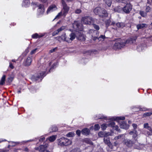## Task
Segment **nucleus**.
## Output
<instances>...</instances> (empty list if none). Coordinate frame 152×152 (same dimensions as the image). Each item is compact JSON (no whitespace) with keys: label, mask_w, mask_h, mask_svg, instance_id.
Here are the masks:
<instances>
[{"label":"nucleus","mask_w":152,"mask_h":152,"mask_svg":"<svg viewBox=\"0 0 152 152\" xmlns=\"http://www.w3.org/2000/svg\"><path fill=\"white\" fill-rule=\"evenodd\" d=\"M137 139L131 140L129 139H125L123 141V144L129 148L133 147L134 149L140 150L141 149L140 146L141 144L139 143H136Z\"/></svg>","instance_id":"nucleus-1"},{"label":"nucleus","mask_w":152,"mask_h":152,"mask_svg":"<svg viewBox=\"0 0 152 152\" xmlns=\"http://www.w3.org/2000/svg\"><path fill=\"white\" fill-rule=\"evenodd\" d=\"M136 37H132L128 39L125 42H116L115 44L114 48L115 49H121L126 44H131L135 41Z\"/></svg>","instance_id":"nucleus-2"},{"label":"nucleus","mask_w":152,"mask_h":152,"mask_svg":"<svg viewBox=\"0 0 152 152\" xmlns=\"http://www.w3.org/2000/svg\"><path fill=\"white\" fill-rule=\"evenodd\" d=\"M62 3L63 6V13L61 12H59L57 15H56L54 19L56 18H59V17L62 15L64 17H65L66 14L67 13L69 10V8L68 7L66 4L64 0H62Z\"/></svg>","instance_id":"nucleus-3"},{"label":"nucleus","mask_w":152,"mask_h":152,"mask_svg":"<svg viewBox=\"0 0 152 152\" xmlns=\"http://www.w3.org/2000/svg\"><path fill=\"white\" fill-rule=\"evenodd\" d=\"M96 20L90 16H86L82 18L81 22L85 24L91 25L95 23Z\"/></svg>","instance_id":"nucleus-4"},{"label":"nucleus","mask_w":152,"mask_h":152,"mask_svg":"<svg viewBox=\"0 0 152 152\" xmlns=\"http://www.w3.org/2000/svg\"><path fill=\"white\" fill-rule=\"evenodd\" d=\"M58 145L61 146H67L71 143V141L68 139L64 137H61L58 140Z\"/></svg>","instance_id":"nucleus-5"},{"label":"nucleus","mask_w":152,"mask_h":152,"mask_svg":"<svg viewBox=\"0 0 152 152\" xmlns=\"http://www.w3.org/2000/svg\"><path fill=\"white\" fill-rule=\"evenodd\" d=\"M102 10L101 8L99 7H97L95 8L94 11V12L96 15H99V17L102 18H104L108 16V14L107 11L106 10H103V13L104 14V15H101V12Z\"/></svg>","instance_id":"nucleus-6"},{"label":"nucleus","mask_w":152,"mask_h":152,"mask_svg":"<svg viewBox=\"0 0 152 152\" xmlns=\"http://www.w3.org/2000/svg\"><path fill=\"white\" fill-rule=\"evenodd\" d=\"M73 28L75 29L82 31L83 29L82 24L78 21H75L73 24Z\"/></svg>","instance_id":"nucleus-7"},{"label":"nucleus","mask_w":152,"mask_h":152,"mask_svg":"<svg viewBox=\"0 0 152 152\" xmlns=\"http://www.w3.org/2000/svg\"><path fill=\"white\" fill-rule=\"evenodd\" d=\"M48 146V144H46L44 145H41L39 147L35 148V150H38L41 152H50L49 150L47 149Z\"/></svg>","instance_id":"nucleus-8"},{"label":"nucleus","mask_w":152,"mask_h":152,"mask_svg":"<svg viewBox=\"0 0 152 152\" xmlns=\"http://www.w3.org/2000/svg\"><path fill=\"white\" fill-rule=\"evenodd\" d=\"M46 74L45 72H42L37 75H34L32 76L31 78L33 80L37 81L39 79L43 77Z\"/></svg>","instance_id":"nucleus-9"},{"label":"nucleus","mask_w":152,"mask_h":152,"mask_svg":"<svg viewBox=\"0 0 152 152\" xmlns=\"http://www.w3.org/2000/svg\"><path fill=\"white\" fill-rule=\"evenodd\" d=\"M109 136L108 135H107L106 136H104L103 139L104 142L110 148L113 149V146L110 142V138L108 137Z\"/></svg>","instance_id":"nucleus-10"},{"label":"nucleus","mask_w":152,"mask_h":152,"mask_svg":"<svg viewBox=\"0 0 152 152\" xmlns=\"http://www.w3.org/2000/svg\"><path fill=\"white\" fill-rule=\"evenodd\" d=\"M132 9V6L130 3L126 4L125 6L122 8L123 11L126 14L129 13Z\"/></svg>","instance_id":"nucleus-11"},{"label":"nucleus","mask_w":152,"mask_h":152,"mask_svg":"<svg viewBox=\"0 0 152 152\" xmlns=\"http://www.w3.org/2000/svg\"><path fill=\"white\" fill-rule=\"evenodd\" d=\"M91 39L95 41L97 39L99 36V33L98 31L94 30H92L91 32Z\"/></svg>","instance_id":"nucleus-12"},{"label":"nucleus","mask_w":152,"mask_h":152,"mask_svg":"<svg viewBox=\"0 0 152 152\" xmlns=\"http://www.w3.org/2000/svg\"><path fill=\"white\" fill-rule=\"evenodd\" d=\"M77 36V32H76L75 33L73 32H72L71 33L69 37H68L67 39V42L68 43H71L72 41Z\"/></svg>","instance_id":"nucleus-13"},{"label":"nucleus","mask_w":152,"mask_h":152,"mask_svg":"<svg viewBox=\"0 0 152 152\" xmlns=\"http://www.w3.org/2000/svg\"><path fill=\"white\" fill-rule=\"evenodd\" d=\"M77 33L76 38L77 39L82 41H84L85 40L84 35H83L81 32L77 31Z\"/></svg>","instance_id":"nucleus-14"},{"label":"nucleus","mask_w":152,"mask_h":152,"mask_svg":"<svg viewBox=\"0 0 152 152\" xmlns=\"http://www.w3.org/2000/svg\"><path fill=\"white\" fill-rule=\"evenodd\" d=\"M119 124L121 128L124 129H128L129 126V125L126 123L124 121L120 122Z\"/></svg>","instance_id":"nucleus-15"},{"label":"nucleus","mask_w":152,"mask_h":152,"mask_svg":"<svg viewBox=\"0 0 152 152\" xmlns=\"http://www.w3.org/2000/svg\"><path fill=\"white\" fill-rule=\"evenodd\" d=\"M32 62V59L31 57H28L23 62V64L25 66H29Z\"/></svg>","instance_id":"nucleus-16"},{"label":"nucleus","mask_w":152,"mask_h":152,"mask_svg":"<svg viewBox=\"0 0 152 152\" xmlns=\"http://www.w3.org/2000/svg\"><path fill=\"white\" fill-rule=\"evenodd\" d=\"M109 126L112 127L113 128V129L116 131L120 132V129H118V127L117 125H115V123L113 121H112L109 123L108 124Z\"/></svg>","instance_id":"nucleus-17"},{"label":"nucleus","mask_w":152,"mask_h":152,"mask_svg":"<svg viewBox=\"0 0 152 152\" xmlns=\"http://www.w3.org/2000/svg\"><path fill=\"white\" fill-rule=\"evenodd\" d=\"M38 9L37 11L39 15L42 14L44 12V9L43 5L39 4L38 6Z\"/></svg>","instance_id":"nucleus-18"},{"label":"nucleus","mask_w":152,"mask_h":152,"mask_svg":"<svg viewBox=\"0 0 152 152\" xmlns=\"http://www.w3.org/2000/svg\"><path fill=\"white\" fill-rule=\"evenodd\" d=\"M67 38L68 37H66L65 33H64L60 36L56 37V39L58 41H60V39H61V40L63 41H65L67 42Z\"/></svg>","instance_id":"nucleus-19"},{"label":"nucleus","mask_w":152,"mask_h":152,"mask_svg":"<svg viewBox=\"0 0 152 152\" xmlns=\"http://www.w3.org/2000/svg\"><path fill=\"white\" fill-rule=\"evenodd\" d=\"M129 134L132 135V137L134 139H136L135 138L137 136V132L136 130H133L130 131Z\"/></svg>","instance_id":"nucleus-20"},{"label":"nucleus","mask_w":152,"mask_h":152,"mask_svg":"<svg viewBox=\"0 0 152 152\" xmlns=\"http://www.w3.org/2000/svg\"><path fill=\"white\" fill-rule=\"evenodd\" d=\"M107 135H112L111 133L110 132L106 133L105 132H99L98 133L99 136L101 137H104V136H106Z\"/></svg>","instance_id":"nucleus-21"},{"label":"nucleus","mask_w":152,"mask_h":152,"mask_svg":"<svg viewBox=\"0 0 152 152\" xmlns=\"http://www.w3.org/2000/svg\"><path fill=\"white\" fill-rule=\"evenodd\" d=\"M45 35V34H41L39 35L37 33H35L32 36V37L34 39H37V38H40L43 37Z\"/></svg>","instance_id":"nucleus-22"},{"label":"nucleus","mask_w":152,"mask_h":152,"mask_svg":"<svg viewBox=\"0 0 152 152\" xmlns=\"http://www.w3.org/2000/svg\"><path fill=\"white\" fill-rule=\"evenodd\" d=\"M90 130L86 128L83 129L81 131L82 134L85 135H88L90 133Z\"/></svg>","instance_id":"nucleus-23"},{"label":"nucleus","mask_w":152,"mask_h":152,"mask_svg":"<svg viewBox=\"0 0 152 152\" xmlns=\"http://www.w3.org/2000/svg\"><path fill=\"white\" fill-rule=\"evenodd\" d=\"M56 6L54 5H51L49 7L47 10V13H48L50 11H53L56 10Z\"/></svg>","instance_id":"nucleus-24"},{"label":"nucleus","mask_w":152,"mask_h":152,"mask_svg":"<svg viewBox=\"0 0 152 152\" xmlns=\"http://www.w3.org/2000/svg\"><path fill=\"white\" fill-rule=\"evenodd\" d=\"M143 127L144 128L148 129L149 131V132H151L152 129L151 127L149 126V124L148 123H145L143 124Z\"/></svg>","instance_id":"nucleus-25"},{"label":"nucleus","mask_w":152,"mask_h":152,"mask_svg":"<svg viewBox=\"0 0 152 152\" xmlns=\"http://www.w3.org/2000/svg\"><path fill=\"white\" fill-rule=\"evenodd\" d=\"M146 24L145 23H140L137 25V28L138 30L143 28L145 26Z\"/></svg>","instance_id":"nucleus-26"},{"label":"nucleus","mask_w":152,"mask_h":152,"mask_svg":"<svg viewBox=\"0 0 152 152\" xmlns=\"http://www.w3.org/2000/svg\"><path fill=\"white\" fill-rule=\"evenodd\" d=\"M116 25L119 28H123L125 26V24L123 22H118L116 24Z\"/></svg>","instance_id":"nucleus-27"},{"label":"nucleus","mask_w":152,"mask_h":152,"mask_svg":"<svg viewBox=\"0 0 152 152\" xmlns=\"http://www.w3.org/2000/svg\"><path fill=\"white\" fill-rule=\"evenodd\" d=\"M30 2L29 0H24L22 4L23 6L26 7L29 4Z\"/></svg>","instance_id":"nucleus-28"},{"label":"nucleus","mask_w":152,"mask_h":152,"mask_svg":"<svg viewBox=\"0 0 152 152\" xmlns=\"http://www.w3.org/2000/svg\"><path fill=\"white\" fill-rule=\"evenodd\" d=\"M106 38V37L104 35H101L99 37H98L97 39L99 41H103Z\"/></svg>","instance_id":"nucleus-29"},{"label":"nucleus","mask_w":152,"mask_h":152,"mask_svg":"<svg viewBox=\"0 0 152 152\" xmlns=\"http://www.w3.org/2000/svg\"><path fill=\"white\" fill-rule=\"evenodd\" d=\"M6 76L4 75L0 81V85H3L4 83L5 80Z\"/></svg>","instance_id":"nucleus-30"},{"label":"nucleus","mask_w":152,"mask_h":152,"mask_svg":"<svg viewBox=\"0 0 152 152\" xmlns=\"http://www.w3.org/2000/svg\"><path fill=\"white\" fill-rule=\"evenodd\" d=\"M143 133L145 134V135L148 136H151L152 135V129L151 131V132L148 131H147L143 130Z\"/></svg>","instance_id":"nucleus-31"},{"label":"nucleus","mask_w":152,"mask_h":152,"mask_svg":"<svg viewBox=\"0 0 152 152\" xmlns=\"http://www.w3.org/2000/svg\"><path fill=\"white\" fill-rule=\"evenodd\" d=\"M114 10L115 12H120L122 10V9L121 7L120 6H119L115 7L114 8Z\"/></svg>","instance_id":"nucleus-32"},{"label":"nucleus","mask_w":152,"mask_h":152,"mask_svg":"<svg viewBox=\"0 0 152 152\" xmlns=\"http://www.w3.org/2000/svg\"><path fill=\"white\" fill-rule=\"evenodd\" d=\"M111 21L110 19L107 20L105 22L106 27L107 28L110 25Z\"/></svg>","instance_id":"nucleus-33"},{"label":"nucleus","mask_w":152,"mask_h":152,"mask_svg":"<svg viewBox=\"0 0 152 152\" xmlns=\"http://www.w3.org/2000/svg\"><path fill=\"white\" fill-rule=\"evenodd\" d=\"M105 2L108 7H110L112 3V0H105Z\"/></svg>","instance_id":"nucleus-34"},{"label":"nucleus","mask_w":152,"mask_h":152,"mask_svg":"<svg viewBox=\"0 0 152 152\" xmlns=\"http://www.w3.org/2000/svg\"><path fill=\"white\" fill-rule=\"evenodd\" d=\"M109 124V123L107 124H103L101 125V128H102V130H105L107 128V126H109L108 125V124Z\"/></svg>","instance_id":"nucleus-35"},{"label":"nucleus","mask_w":152,"mask_h":152,"mask_svg":"<svg viewBox=\"0 0 152 152\" xmlns=\"http://www.w3.org/2000/svg\"><path fill=\"white\" fill-rule=\"evenodd\" d=\"M56 139V137L55 136H52L49 138V140L50 142H53Z\"/></svg>","instance_id":"nucleus-36"},{"label":"nucleus","mask_w":152,"mask_h":152,"mask_svg":"<svg viewBox=\"0 0 152 152\" xmlns=\"http://www.w3.org/2000/svg\"><path fill=\"white\" fill-rule=\"evenodd\" d=\"M140 15L142 17H145L147 16V13L143 11H140Z\"/></svg>","instance_id":"nucleus-37"},{"label":"nucleus","mask_w":152,"mask_h":152,"mask_svg":"<svg viewBox=\"0 0 152 152\" xmlns=\"http://www.w3.org/2000/svg\"><path fill=\"white\" fill-rule=\"evenodd\" d=\"M75 135V133L73 132H69L68 133L66 136L68 137H70L73 136Z\"/></svg>","instance_id":"nucleus-38"},{"label":"nucleus","mask_w":152,"mask_h":152,"mask_svg":"<svg viewBox=\"0 0 152 152\" xmlns=\"http://www.w3.org/2000/svg\"><path fill=\"white\" fill-rule=\"evenodd\" d=\"M92 24H93L94 28L97 31L100 28L99 26L94 24V23H92Z\"/></svg>","instance_id":"nucleus-39"},{"label":"nucleus","mask_w":152,"mask_h":152,"mask_svg":"<svg viewBox=\"0 0 152 152\" xmlns=\"http://www.w3.org/2000/svg\"><path fill=\"white\" fill-rule=\"evenodd\" d=\"M125 119V118L123 116H121V117H118L116 118L115 120L116 121H118L119 120H124Z\"/></svg>","instance_id":"nucleus-40"},{"label":"nucleus","mask_w":152,"mask_h":152,"mask_svg":"<svg viewBox=\"0 0 152 152\" xmlns=\"http://www.w3.org/2000/svg\"><path fill=\"white\" fill-rule=\"evenodd\" d=\"M152 114V112H148L143 114V116L144 117L148 116Z\"/></svg>","instance_id":"nucleus-41"},{"label":"nucleus","mask_w":152,"mask_h":152,"mask_svg":"<svg viewBox=\"0 0 152 152\" xmlns=\"http://www.w3.org/2000/svg\"><path fill=\"white\" fill-rule=\"evenodd\" d=\"M58 130L57 127L55 126H54L52 127V132H56Z\"/></svg>","instance_id":"nucleus-42"},{"label":"nucleus","mask_w":152,"mask_h":152,"mask_svg":"<svg viewBox=\"0 0 152 152\" xmlns=\"http://www.w3.org/2000/svg\"><path fill=\"white\" fill-rule=\"evenodd\" d=\"M100 128V126L99 124H96L94 126V129L95 130H97Z\"/></svg>","instance_id":"nucleus-43"},{"label":"nucleus","mask_w":152,"mask_h":152,"mask_svg":"<svg viewBox=\"0 0 152 152\" xmlns=\"http://www.w3.org/2000/svg\"><path fill=\"white\" fill-rule=\"evenodd\" d=\"M145 11L147 12H149L151 11V8L149 6H146L145 8Z\"/></svg>","instance_id":"nucleus-44"},{"label":"nucleus","mask_w":152,"mask_h":152,"mask_svg":"<svg viewBox=\"0 0 152 152\" xmlns=\"http://www.w3.org/2000/svg\"><path fill=\"white\" fill-rule=\"evenodd\" d=\"M71 152H80V151L79 148H76L72 150Z\"/></svg>","instance_id":"nucleus-45"},{"label":"nucleus","mask_w":152,"mask_h":152,"mask_svg":"<svg viewBox=\"0 0 152 152\" xmlns=\"http://www.w3.org/2000/svg\"><path fill=\"white\" fill-rule=\"evenodd\" d=\"M123 136V134H121L118 136H116L115 137L114 140H117L121 138Z\"/></svg>","instance_id":"nucleus-46"},{"label":"nucleus","mask_w":152,"mask_h":152,"mask_svg":"<svg viewBox=\"0 0 152 152\" xmlns=\"http://www.w3.org/2000/svg\"><path fill=\"white\" fill-rule=\"evenodd\" d=\"M66 28V27L65 26H61V28L58 29L59 31L60 32L63 30H64Z\"/></svg>","instance_id":"nucleus-47"},{"label":"nucleus","mask_w":152,"mask_h":152,"mask_svg":"<svg viewBox=\"0 0 152 152\" xmlns=\"http://www.w3.org/2000/svg\"><path fill=\"white\" fill-rule=\"evenodd\" d=\"M57 49V48L56 47L55 48H53L52 49H51L50 50V53H53Z\"/></svg>","instance_id":"nucleus-48"},{"label":"nucleus","mask_w":152,"mask_h":152,"mask_svg":"<svg viewBox=\"0 0 152 152\" xmlns=\"http://www.w3.org/2000/svg\"><path fill=\"white\" fill-rule=\"evenodd\" d=\"M13 80V78L12 77H10L8 78V80L7 81H8V82H9V83H10Z\"/></svg>","instance_id":"nucleus-49"},{"label":"nucleus","mask_w":152,"mask_h":152,"mask_svg":"<svg viewBox=\"0 0 152 152\" xmlns=\"http://www.w3.org/2000/svg\"><path fill=\"white\" fill-rule=\"evenodd\" d=\"M59 32V31H58V30L57 29V30L55 31L53 34V36H54L55 35H57V34Z\"/></svg>","instance_id":"nucleus-50"},{"label":"nucleus","mask_w":152,"mask_h":152,"mask_svg":"<svg viewBox=\"0 0 152 152\" xmlns=\"http://www.w3.org/2000/svg\"><path fill=\"white\" fill-rule=\"evenodd\" d=\"M76 133L78 136H80V135L81 131L79 130H77L76 131Z\"/></svg>","instance_id":"nucleus-51"},{"label":"nucleus","mask_w":152,"mask_h":152,"mask_svg":"<svg viewBox=\"0 0 152 152\" xmlns=\"http://www.w3.org/2000/svg\"><path fill=\"white\" fill-rule=\"evenodd\" d=\"M37 50V49L36 48V49H34L32 50L30 52L31 54L32 55V54H34V53H35L36 52V51Z\"/></svg>","instance_id":"nucleus-52"},{"label":"nucleus","mask_w":152,"mask_h":152,"mask_svg":"<svg viewBox=\"0 0 152 152\" xmlns=\"http://www.w3.org/2000/svg\"><path fill=\"white\" fill-rule=\"evenodd\" d=\"M132 126L134 128L133 130H136V129L137 127V124H132Z\"/></svg>","instance_id":"nucleus-53"},{"label":"nucleus","mask_w":152,"mask_h":152,"mask_svg":"<svg viewBox=\"0 0 152 152\" xmlns=\"http://www.w3.org/2000/svg\"><path fill=\"white\" fill-rule=\"evenodd\" d=\"M81 12V10L80 9H77L75 10V13L77 14H79Z\"/></svg>","instance_id":"nucleus-54"},{"label":"nucleus","mask_w":152,"mask_h":152,"mask_svg":"<svg viewBox=\"0 0 152 152\" xmlns=\"http://www.w3.org/2000/svg\"><path fill=\"white\" fill-rule=\"evenodd\" d=\"M56 63H54L51 66V67L50 68V69L49 70V72H50V70L53 68L54 66L56 65Z\"/></svg>","instance_id":"nucleus-55"},{"label":"nucleus","mask_w":152,"mask_h":152,"mask_svg":"<svg viewBox=\"0 0 152 152\" xmlns=\"http://www.w3.org/2000/svg\"><path fill=\"white\" fill-rule=\"evenodd\" d=\"M147 110V109L145 107H142L140 109V110L141 111H145Z\"/></svg>","instance_id":"nucleus-56"},{"label":"nucleus","mask_w":152,"mask_h":152,"mask_svg":"<svg viewBox=\"0 0 152 152\" xmlns=\"http://www.w3.org/2000/svg\"><path fill=\"white\" fill-rule=\"evenodd\" d=\"M98 118L99 119H102L104 118L105 119H107V117H105L103 115H102L101 117H99Z\"/></svg>","instance_id":"nucleus-57"},{"label":"nucleus","mask_w":152,"mask_h":152,"mask_svg":"<svg viewBox=\"0 0 152 152\" xmlns=\"http://www.w3.org/2000/svg\"><path fill=\"white\" fill-rule=\"evenodd\" d=\"M86 142L87 143H89L90 144H91L92 143V142H91L88 139H87L86 140Z\"/></svg>","instance_id":"nucleus-58"},{"label":"nucleus","mask_w":152,"mask_h":152,"mask_svg":"<svg viewBox=\"0 0 152 152\" xmlns=\"http://www.w3.org/2000/svg\"><path fill=\"white\" fill-rule=\"evenodd\" d=\"M9 66L10 68H11L12 69H13L14 68L13 66L12 65L11 63H10Z\"/></svg>","instance_id":"nucleus-59"},{"label":"nucleus","mask_w":152,"mask_h":152,"mask_svg":"<svg viewBox=\"0 0 152 152\" xmlns=\"http://www.w3.org/2000/svg\"><path fill=\"white\" fill-rule=\"evenodd\" d=\"M45 139V138L44 137H42V138H41L39 140V141L40 142L41 141H43Z\"/></svg>","instance_id":"nucleus-60"},{"label":"nucleus","mask_w":152,"mask_h":152,"mask_svg":"<svg viewBox=\"0 0 152 152\" xmlns=\"http://www.w3.org/2000/svg\"><path fill=\"white\" fill-rule=\"evenodd\" d=\"M41 2H42L43 3H45L47 2L48 0H39Z\"/></svg>","instance_id":"nucleus-61"},{"label":"nucleus","mask_w":152,"mask_h":152,"mask_svg":"<svg viewBox=\"0 0 152 152\" xmlns=\"http://www.w3.org/2000/svg\"><path fill=\"white\" fill-rule=\"evenodd\" d=\"M114 144L115 146H117L118 144V143L117 142H115L114 143Z\"/></svg>","instance_id":"nucleus-62"},{"label":"nucleus","mask_w":152,"mask_h":152,"mask_svg":"<svg viewBox=\"0 0 152 152\" xmlns=\"http://www.w3.org/2000/svg\"><path fill=\"white\" fill-rule=\"evenodd\" d=\"M8 151L7 150H3L1 151H0V152H8Z\"/></svg>","instance_id":"nucleus-63"},{"label":"nucleus","mask_w":152,"mask_h":152,"mask_svg":"<svg viewBox=\"0 0 152 152\" xmlns=\"http://www.w3.org/2000/svg\"><path fill=\"white\" fill-rule=\"evenodd\" d=\"M28 149L27 148H25L24 149V151H28Z\"/></svg>","instance_id":"nucleus-64"}]
</instances>
